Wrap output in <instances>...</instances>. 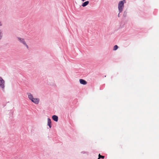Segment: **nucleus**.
Segmentation results:
<instances>
[{
	"instance_id": "423d86ee",
	"label": "nucleus",
	"mask_w": 159,
	"mask_h": 159,
	"mask_svg": "<svg viewBox=\"0 0 159 159\" xmlns=\"http://www.w3.org/2000/svg\"><path fill=\"white\" fill-rule=\"evenodd\" d=\"M52 119L55 121H57L58 120V117L57 116L54 115L52 116Z\"/></svg>"
},
{
	"instance_id": "9d476101",
	"label": "nucleus",
	"mask_w": 159,
	"mask_h": 159,
	"mask_svg": "<svg viewBox=\"0 0 159 159\" xmlns=\"http://www.w3.org/2000/svg\"><path fill=\"white\" fill-rule=\"evenodd\" d=\"M118 47L117 45H115V46H114L113 47V50L115 51L116 50L118 49Z\"/></svg>"
},
{
	"instance_id": "4468645a",
	"label": "nucleus",
	"mask_w": 159,
	"mask_h": 159,
	"mask_svg": "<svg viewBox=\"0 0 159 159\" xmlns=\"http://www.w3.org/2000/svg\"><path fill=\"white\" fill-rule=\"evenodd\" d=\"M119 14H120V13H119V14H118V16L119 17Z\"/></svg>"
},
{
	"instance_id": "2eb2a0df",
	"label": "nucleus",
	"mask_w": 159,
	"mask_h": 159,
	"mask_svg": "<svg viewBox=\"0 0 159 159\" xmlns=\"http://www.w3.org/2000/svg\"><path fill=\"white\" fill-rule=\"evenodd\" d=\"M100 158H99V156H98V159H100Z\"/></svg>"
},
{
	"instance_id": "9b49d317",
	"label": "nucleus",
	"mask_w": 159,
	"mask_h": 159,
	"mask_svg": "<svg viewBox=\"0 0 159 159\" xmlns=\"http://www.w3.org/2000/svg\"><path fill=\"white\" fill-rule=\"evenodd\" d=\"M2 37V31L0 30V40L1 39Z\"/></svg>"
},
{
	"instance_id": "f8f14e48",
	"label": "nucleus",
	"mask_w": 159,
	"mask_h": 159,
	"mask_svg": "<svg viewBox=\"0 0 159 159\" xmlns=\"http://www.w3.org/2000/svg\"><path fill=\"white\" fill-rule=\"evenodd\" d=\"M98 156H99V158H102L103 159L104 158V156L101 155L100 154H99Z\"/></svg>"
},
{
	"instance_id": "7ed1b4c3",
	"label": "nucleus",
	"mask_w": 159,
	"mask_h": 159,
	"mask_svg": "<svg viewBox=\"0 0 159 159\" xmlns=\"http://www.w3.org/2000/svg\"><path fill=\"white\" fill-rule=\"evenodd\" d=\"M4 81L0 77V87L2 89H4Z\"/></svg>"
},
{
	"instance_id": "0eeeda50",
	"label": "nucleus",
	"mask_w": 159,
	"mask_h": 159,
	"mask_svg": "<svg viewBox=\"0 0 159 159\" xmlns=\"http://www.w3.org/2000/svg\"><path fill=\"white\" fill-rule=\"evenodd\" d=\"M27 94L29 99L31 101L33 99L32 98H33V95L30 93H28Z\"/></svg>"
},
{
	"instance_id": "39448f33",
	"label": "nucleus",
	"mask_w": 159,
	"mask_h": 159,
	"mask_svg": "<svg viewBox=\"0 0 159 159\" xmlns=\"http://www.w3.org/2000/svg\"><path fill=\"white\" fill-rule=\"evenodd\" d=\"M80 82L81 84L83 85H85L87 84V82L83 79H80Z\"/></svg>"
},
{
	"instance_id": "f03ea898",
	"label": "nucleus",
	"mask_w": 159,
	"mask_h": 159,
	"mask_svg": "<svg viewBox=\"0 0 159 159\" xmlns=\"http://www.w3.org/2000/svg\"><path fill=\"white\" fill-rule=\"evenodd\" d=\"M18 40L21 43H23L24 45L27 48H28V46L27 45L25 39H24L20 38V37H18L17 38Z\"/></svg>"
},
{
	"instance_id": "f257e3e1",
	"label": "nucleus",
	"mask_w": 159,
	"mask_h": 159,
	"mask_svg": "<svg viewBox=\"0 0 159 159\" xmlns=\"http://www.w3.org/2000/svg\"><path fill=\"white\" fill-rule=\"evenodd\" d=\"M125 0H124L119 2L118 5V8L119 11V13L121 12L124 7V4L125 3Z\"/></svg>"
},
{
	"instance_id": "20e7f679",
	"label": "nucleus",
	"mask_w": 159,
	"mask_h": 159,
	"mask_svg": "<svg viewBox=\"0 0 159 159\" xmlns=\"http://www.w3.org/2000/svg\"><path fill=\"white\" fill-rule=\"evenodd\" d=\"M31 101L32 102L36 104H38L39 102V100L38 98H33Z\"/></svg>"
},
{
	"instance_id": "ddd939ff",
	"label": "nucleus",
	"mask_w": 159,
	"mask_h": 159,
	"mask_svg": "<svg viewBox=\"0 0 159 159\" xmlns=\"http://www.w3.org/2000/svg\"><path fill=\"white\" fill-rule=\"evenodd\" d=\"M2 24L0 23V26H2Z\"/></svg>"
},
{
	"instance_id": "6e6552de",
	"label": "nucleus",
	"mask_w": 159,
	"mask_h": 159,
	"mask_svg": "<svg viewBox=\"0 0 159 159\" xmlns=\"http://www.w3.org/2000/svg\"><path fill=\"white\" fill-rule=\"evenodd\" d=\"M51 121L50 119H48V125L49 126L50 128H51Z\"/></svg>"
},
{
	"instance_id": "1a4fd4ad",
	"label": "nucleus",
	"mask_w": 159,
	"mask_h": 159,
	"mask_svg": "<svg viewBox=\"0 0 159 159\" xmlns=\"http://www.w3.org/2000/svg\"><path fill=\"white\" fill-rule=\"evenodd\" d=\"M89 2L88 1H86L84 2L82 5V6L83 7H84L86 6L89 3Z\"/></svg>"
}]
</instances>
